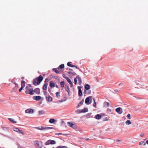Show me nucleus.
Masks as SVG:
<instances>
[{
  "label": "nucleus",
  "instance_id": "obj_11",
  "mask_svg": "<svg viewBox=\"0 0 148 148\" xmlns=\"http://www.w3.org/2000/svg\"><path fill=\"white\" fill-rule=\"evenodd\" d=\"M115 110L116 112L120 114H121L122 113V110L121 108L119 107L116 108Z\"/></svg>",
  "mask_w": 148,
  "mask_h": 148
},
{
  "label": "nucleus",
  "instance_id": "obj_31",
  "mask_svg": "<svg viewBox=\"0 0 148 148\" xmlns=\"http://www.w3.org/2000/svg\"><path fill=\"white\" fill-rule=\"evenodd\" d=\"M53 127H44V130H48L50 129H52Z\"/></svg>",
  "mask_w": 148,
  "mask_h": 148
},
{
  "label": "nucleus",
  "instance_id": "obj_51",
  "mask_svg": "<svg viewBox=\"0 0 148 148\" xmlns=\"http://www.w3.org/2000/svg\"><path fill=\"white\" fill-rule=\"evenodd\" d=\"M15 84V85H16V87H17V88H18V85L17 84Z\"/></svg>",
  "mask_w": 148,
  "mask_h": 148
},
{
  "label": "nucleus",
  "instance_id": "obj_17",
  "mask_svg": "<svg viewBox=\"0 0 148 148\" xmlns=\"http://www.w3.org/2000/svg\"><path fill=\"white\" fill-rule=\"evenodd\" d=\"M78 88L79 89L78 91V95H79L80 96H81L82 95V92L80 89L81 87L80 86H78Z\"/></svg>",
  "mask_w": 148,
  "mask_h": 148
},
{
  "label": "nucleus",
  "instance_id": "obj_36",
  "mask_svg": "<svg viewBox=\"0 0 148 148\" xmlns=\"http://www.w3.org/2000/svg\"><path fill=\"white\" fill-rule=\"evenodd\" d=\"M56 97H58L60 96V93L59 92H57L56 93Z\"/></svg>",
  "mask_w": 148,
  "mask_h": 148
},
{
  "label": "nucleus",
  "instance_id": "obj_43",
  "mask_svg": "<svg viewBox=\"0 0 148 148\" xmlns=\"http://www.w3.org/2000/svg\"><path fill=\"white\" fill-rule=\"evenodd\" d=\"M23 88L24 87H22L21 86V87L19 90V92H21L22 90L23 89Z\"/></svg>",
  "mask_w": 148,
  "mask_h": 148
},
{
  "label": "nucleus",
  "instance_id": "obj_39",
  "mask_svg": "<svg viewBox=\"0 0 148 148\" xmlns=\"http://www.w3.org/2000/svg\"><path fill=\"white\" fill-rule=\"evenodd\" d=\"M107 111L108 113H110L112 112V110L109 108H108L107 109Z\"/></svg>",
  "mask_w": 148,
  "mask_h": 148
},
{
  "label": "nucleus",
  "instance_id": "obj_18",
  "mask_svg": "<svg viewBox=\"0 0 148 148\" xmlns=\"http://www.w3.org/2000/svg\"><path fill=\"white\" fill-rule=\"evenodd\" d=\"M101 116L99 114H97L96 115L95 117V118L96 119H101Z\"/></svg>",
  "mask_w": 148,
  "mask_h": 148
},
{
  "label": "nucleus",
  "instance_id": "obj_9",
  "mask_svg": "<svg viewBox=\"0 0 148 148\" xmlns=\"http://www.w3.org/2000/svg\"><path fill=\"white\" fill-rule=\"evenodd\" d=\"M90 99H91V97H88L86 98L85 103L86 104L88 105L91 103V102H90Z\"/></svg>",
  "mask_w": 148,
  "mask_h": 148
},
{
  "label": "nucleus",
  "instance_id": "obj_38",
  "mask_svg": "<svg viewBox=\"0 0 148 148\" xmlns=\"http://www.w3.org/2000/svg\"><path fill=\"white\" fill-rule=\"evenodd\" d=\"M84 100L83 99L82 101H81L79 103V104H78V106H81L82 105L83 102H84Z\"/></svg>",
  "mask_w": 148,
  "mask_h": 148
},
{
  "label": "nucleus",
  "instance_id": "obj_41",
  "mask_svg": "<svg viewBox=\"0 0 148 148\" xmlns=\"http://www.w3.org/2000/svg\"><path fill=\"white\" fill-rule=\"evenodd\" d=\"M127 119H131V116H130V114H127Z\"/></svg>",
  "mask_w": 148,
  "mask_h": 148
},
{
  "label": "nucleus",
  "instance_id": "obj_14",
  "mask_svg": "<svg viewBox=\"0 0 148 148\" xmlns=\"http://www.w3.org/2000/svg\"><path fill=\"white\" fill-rule=\"evenodd\" d=\"M71 62H69L67 64V65L68 66H70L71 67H75L76 68L79 69V68L76 66L74 65L71 64Z\"/></svg>",
  "mask_w": 148,
  "mask_h": 148
},
{
  "label": "nucleus",
  "instance_id": "obj_46",
  "mask_svg": "<svg viewBox=\"0 0 148 148\" xmlns=\"http://www.w3.org/2000/svg\"><path fill=\"white\" fill-rule=\"evenodd\" d=\"M44 130V127H41V130Z\"/></svg>",
  "mask_w": 148,
  "mask_h": 148
},
{
  "label": "nucleus",
  "instance_id": "obj_6",
  "mask_svg": "<svg viewBox=\"0 0 148 148\" xmlns=\"http://www.w3.org/2000/svg\"><path fill=\"white\" fill-rule=\"evenodd\" d=\"M56 143V142L55 141L53 140H49L45 143V145H49L55 144Z\"/></svg>",
  "mask_w": 148,
  "mask_h": 148
},
{
  "label": "nucleus",
  "instance_id": "obj_20",
  "mask_svg": "<svg viewBox=\"0 0 148 148\" xmlns=\"http://www.w3.org/2000/svg\"><path fill=\"white\" fill-rule=\"evenodd\" d=\"M103 104L104 107H107L109 106L110 104L108 102L105 101L104 102Z\"/></svg>",
  "mask_w": 148,
  "mask_h": 148
},
{
  "label": "nucleus",
  "instance_id": "obj_28",
  "mask_svg": "<svg viewBox=\"0 0 148 148\" xmlns=\"http://www.w3.org/2000/svg\"><path fill=\"white\" fill-rule=\"evenodd\" d=\"M64 67V65L63 64H61L59 66V67L58 68V69H59V68L62 69Z\"/></svg>",
  "mask_w": 148,
  "mask_h": 148
},
{
  "label": "nucleus",
  "instance_id": "obj_45",
  "mask_svg": "<svg viewBox=\"0 0 148 148\" xmlns=\"http://www.w3.org/2000/svg\"><path fill=\"white\" fill-rule=\"evenodd\" d=\"M36 128L38 130H41V127H36Z\"/></svg>",
  "mask_w": 148,
  "mask_h": 148
},
{
  "label": "nucleus",
  "instance_id": "obj_1",
  "mask_svg": "<svg viewBox=\"0 0 148 148\" xmlns=\"http://www.w3.org/2000/svg\"><path fill=\"white\" fill-rule=\"evenodd\" d=\"M43 77L40 75L38 77H37L35 79H34L33 81V84L35 86L38 85L43 80Z\"/></svg>",
  "mask_w": 148,
  "mask_h": 148
},
{
  "label": "nucleus",
  "instance_id": "obj_37",
  "mask_svg": "<svg viewBox=\"0 0 148 148\" xmlns=\"http://www.w3.org/2000/svg\"><path fill=\"white\" fill-rule=\"evenodd\" d=\"M93 99L94 100V103L93 104V106H94L95 108H97L96 106V103L95 100Z\"/></svg>",
  "mask_w": 148,
  "mask_h": 148
},
{
  "label": "nucleus",
  "instance_id": "obj_55",
  "mask_svg": "<svg viewBox=\"0 0 148 148\" xmlns=\"http://www.w3.org/2000/svg\"><path fill=\"white\" fill-rule=\"evenodd\" d=\"M24 77H22V79H24Z\"/></svg>",
  "mask_w": 148,
  "mask_h": 148
},
{
  "label": "nucleus",
  "instance_id": "obj_26",
  "mask_svg": "<svg viewBox=\"0 0 148 148\" xmlns=\"http://www.w3.org/2000/svg\"><path fill=\"white\" fill-rule=\"evenodd\" d=\"M10 121L13 123H17L16 121H14L13 119L11 118L8 119Z\"/></svg>",
  "mask_w": 148,
  "mask_h": 148
},
{
  "label": "nucleus",
  "instance_id": "obj_10",
  "mask_svg": "<svg viewBox=\"0 0 148 148\" xmlns=\"http://www.w3.org/2000/svg\"><path fill=\"white\" fill-rule=\"evenodd\" d=\"M67 124L69 126L71 127L73 129L75 128H76V126L73 124V123L71 122H67Z\"/></svg>",
  "mask_w": 148,
  "mask_h": 148
},
{
  "label": "nucleus",
  "instance_id": "obj_52",
  "mask_svg": "<svg viewBox=\"0 0 148 148\" xmlns=\"http://www.w3.org/2000/svg\"><path fill=\"white\" fill-rule=\"evenodd\" d=\"M114 91L116 92H118V90H114Z\"/></svg>",
  "mask_w": 148,
  "mask_h": 148
},
{
  "label": "nucleus",
  "instance_id": "obj_15",
  "mask_svg": "<svg viewBox=\"0 0 148 148\" xmlns=\"http://www.w3.org/2000/svg\"><path fill=\"white\" fill-rule=\"evenodd\" d=\"M41 97L40 96H34L33 97V99L36 101H39L41 99Z\"/></svg>",
  "mask_w": 148,
  "mask_h": 148
},
{
  "label": "nucleus",
  "instance_id": "obj_35",
  "mask_svg": "<svg viewBox=\"0 0 148 148\" xmlns=\"http://www.w3.org/2000/svg\"><path fill=\"white\" fill-rule=\"evenodd\" d=\"M142 144H143V145H145L146 143L143 141H142L141 142H139V145H141Z\"/></svg>",
  "mask_w": 148,
  "mask_h": 148
},
{
  "label": "nucleus",
  "instance_id": "obj_42",
  "mask_svg": "<svg viewBox=\"0 0 148 148\" xmlns=\"http://www.w3.org/2000/svg\"><path fill=\"white\" fill-rule=\"evenodd\" d=\"M43 92L45 95H47V92L46 91V90H43Z\"/></svg>",
  "mask_w": 148,
  "mask_h": 148
},
{
  "label": "nucleus",
  "instance_id": "obj_21",
  "mask_svg": "<svg viewBox=\"0 0 148 148\" xmlns=\"http://www.w3.org/2000/svg\"><path fill=\"white\" fill-rule=\"evenodd\" d=\"M68 73L72 75H77L76 73H75L72 71L68 72Z\"/></svg>",
  "mask_w": 148,
  "mask_h": 148
},
{
  "label": "nucleus",
  "instance_id": "obj_8",
  "mask_svg": "<svg viewBox=\"0 0 148 148\" xmlns=\"http://www.w3.org/2000/svg\"><path fill=\"white\" fill-rule=\"evenodd\" d=\"M34 110L32 109H28L26 110L25 111L26 113H29L32 114L34 112Z\"/></svg>",
  "mask_w": 148,
  "mask_h": 148
},
{
  "label": "nucleus",
  "instance_id": "obj_34",
  "mask_svg": "<svg viewBox=\"0 0 148 148\" xmlns=\"http://www.w3.org/2000/svg\"><path fill=\"white\" fill-rule=\"evenodd\" d=\"M19 129L17 128L14 127L13 128V130L14 131L16 132H18Z\"/></svg>",
  "mask_w": 148,
  "mask_h": 148
},
{
  "label": "nucleus",
  "instance_id": "obj_53",
  "mask_svg": "<svg viewBox=\"0 0 148 148\" xmlns=\"http://www.w3.org/2000/svg\"><path fill=\"white\" fill-rule=\"evenodd\" d=\"M56 148H61V147L60 146H58Z\"/></svg>",
  "mask_w": 148,
  "mask_h": 148
},
{
  "label": "nucleus",
  "instance_id": "obj_13",
  "mask_svg": "<svg viewBox=\"0 0 148 148\" xmlns=\"http://www.w3.org/2000/svg\"><path fill=\"white\" fill-rule=\"evenodd\" d=\"M40 90L39 88H37L33 90V93L35 92L38 95L40 94Z\"/></svg>",
  "mask_w": 148,
  "mask_h": 148
},
{
  "label": "nucleus",
  "instance_id": "obj_44",
  "mask_svg": "<svg viewBox=\"0 0 148 148\" xmlns=\"http://www.w3.org/2000/svg\"><path fill=\"white\" fill-rule=\"evenodd\" d=\"M65 101V100H58V101L59 102L61 103V102H63L64 101Z\"/></svg>",
  "mask_w": 148,
  "mask_h": 148
},
{
  "label": "nucleus",
  "instance_id": "obj_5",
  "mask_svg": "<svg viewBox=\"0 0 148 148\" xmlns=\"http://www.w3.org/2000/svg\"><path fill=\"white\" fill-rule=\"evenodd\" d=\"M49 84L50 88H48V90L49 92L51 93V89L55 87V84L54 82L53 81H50L49 82Z\"/></svg>",
  "mask_w": 148,
  "mask_h": 148
},
{
  "label": "nucleus",
  "instance_id": "obj_47",
  "mask_svg": "<svg viewBox=\"0 0 148 148\" xmlns=\"http://www.w3.org/2000/svg\"><path fill=\"white\" fill-rule=\"evenodd\" d=\"M61 148H68L66 146H63L61 147Z\"/></svg>",
  "mask_w": 148,
  "mask_h": 148
},
{
  "label": "nucleus",
  "instance_id": "obj_29",
  "mask_svg": "<svg viewBox=\"0 0 148 148\" xmlns=\"http://www.w3.org/2000/svg\"><path fill=\"white\" fill-rule=\"evenodd\" d=\"M64 81H62L60 82V84L61 87L63 88L64 87Z\"/></svg>",
  "mask_w": 148,
  "mask_h": 148
},
{
  "label": "nucleus",
  "instance_id": "obj_27",
  "mask_svg": "<svg viewBox=\"0 0 148 148\" xmlns=\"http://www.w3.org/2000/svg\"><path fill=\"white\" fill-rule=\"evenodd\" d=\"M85 89L86 90H89L90 88V86L88 84H86L85 86Z\"/></svg>",
  "mask_w": 148,
  "mask_h": 148
},
{
  "label": "nucleus",
  "instance_id": "obj_23",
  "mask_svg": "<svg viewBox=\"0 0 148 148\" xmlns=\"http://www.w3.org/2000/svg\"><path fill=\"white\" fill-rule=\"evenodd\" d=\"M65 78L66 79L67 81L69 82V84H72V82L71 79L68 77H66Z\"/></svg>",
  "mask_w": 148,
  "mask_h": 148
},
{
  "label": "nucleus",
  "instance_id": "obj_19",
  "mask_svg": "<svg viewBox=\"0 0 148 148\" xmlns=\"http://www.w3.org/2000/svg\"><path fill=\"white\" fill-rule=\"evenodd\" d=\"M25 82L24 80H22L21 83V86L22 87H24L25 86Z\"/></svg>",
  "mask_w": 148,
  "mask_h": 148
},
{
  "label": "nucleus",
  "instance_id": "obj_40",
  "mask_svg": "<svg viewBox=\"0 0 148 148\" xmlns=\"http://www.w3.org/2000/svg\"><path fill=\"white\" fill-rule=\"evenodd\" d=\"M50 80V79H48V78H46L45 81V83H47V82H48Z\"/></svg>",
  "mask_w": 148,
  "mask_h": 148
},
{
  "label": "nucleus",
  "instance_id": "obj_4",
  "mask_svg": "<svg viewBox=\"0 0 148 148\" xmlns=\"http://www.w3.org/2000/svg\"><path fill=\"white\" fill-rule=\"evenodd\" d=\"M77 80L78 82V84L79 85H81L82 83V81L79 75H77L76 77L74 78L75 84H77Z\"/></svg>",
  "mask_w": 148,
  "mask_h": 148
},
{
  "label": "nucleus",
  "instance_id": "obj_50",
  "mask_svg": "<svg viewBox=\"0 0 148 148\" xmlns=\"http://www.w3.org/2000/svg\"><path fill=\"white\" fill-rule=\"evenodd\" d=\"M71 85V87H72L73 86V84L72 83V84H70Z\"/></svg>",
  "mask_w": 148,
  "mask_h": 148
},
{
  "label": "nucleus",
  "instance_id": "obj_16",
  "mask_svg": "<svg viewBox=\"0 0 148 148\" xmlns=\"http://www.w3.org/2000/svg\"><path fill=\"white\" fill-rule=\"evenodd\" d=\"M47 83H44L42 87L43 90H46L47 89V86L48 85Z\"/></svg>",
  "mask_w": 148,
  "mask_h": 148
},
{
  "label": "nucleus",
  "instance_id": "obj_25",
  "mask_svg": "<svg viewBox=\"0 0 148 148\" xmlns=\"http://www.w3.org/2000/svg\"><path fill=\"white\" fill-rule=\"evenodd\" d=\"M18 133L19 134H21L23 135H24L25 133L24 132H23L22 130H19L18 131Z\"/></svg>",
  "mask_w": 148,
  "mask_h": 148
},
{
  "label": "nucleus",
  "instance_id": "obj_49",
  "mask_svg": "<svg viewBox=\"0 0 148 148\" xmlns=\"http://www.w3.org/2000/svg\"><path fill=\"white\" fill-rule=\"evenodd\" d=\"M55 86H56V87L57 88H58V85L57 84H56V85L55 84Z\"/></svg>",
  "mask_w": 148,
  "mask_h": 148
},
{
  "label": "nucleus",
  "instance_id": "obj_48",
  "mask_svg": "<svg viewBox=\"0 0 148 148\" xmlns=\"http://www.w3.org/2000/svg\"><path fill=\"white\" fill-rule=\"evenodd\" d=\"M62 133H56L55 135H62Z\"/></svg>",
  "mask_w": 148,
  "mask_h": 148
},
{
  "label": "nucleus",
  "instance_id": "obj_56",
  "mask_svg": "<svg viewBox=\"0 0 148 148\" xmlns=\"http://www.w3.org/2000/svg\"><path fill=\"white\" fill-rule=\"evenodd\" d=\"M69 70H72V69H69Z\"/></svg>",
  "mask_w": 148,
  "mask_h": 148
},
{
  "label": "nucleus",
  "instance_id": "obj_24",
  "mask_svg": "<svg viewBox=\"0 0 148 148\" xmlns=\"http://www.w3.org/2000/svg\"><path fill=\"white\" fill-rule=\"evenodd\" d=\"M65 89L68 92L69 94L70 92V90L69 86H65Z\"/></svg>",
  "mask_w": 148,
  "mask_h": 148
},
{
  "label": "nucleus",
  "instance_id": "obj_22",
  "mask_svg": "<svg viewBox=\"0 0 148 148\" xmlns=\"http://www.w3.org/2000/svg\"><path fill=\"white\" fill-rule=\"evenodd\" d=\"M59 69H58V68L57 69L53 68V70L57 73H60V71H59Z\"/></svg>",
  "mask_w": 148,
  "mask_h": 148
},
{
  "label": "nucleus",
  "instance_id": "obj_32",
  "mask_svg": "<svg viewBox=\"0 0 148 148\" xmlns=\"http://www.w3.org/2000/svg\"><path fill=\"white\" fill-rule=\"evenodd\" d=\"M55 121V120L54 119H50L49 121V122L50 123H53Z\"/></svg>",
  "mask_w": 148,
  "mask_h": 148
},
{
  "label": "nucleus",
  "instance_id": "obj_3",
  "mask_svg": "<svg viewBox=\"0 0 148 148\" xmlns=\"http://www.w3.org/2000/svg\"><path fill=\"white\" fill-rule=\"evenodd\" d=\"M34 144L37 148H42V142L39 140H36L34 142Z\"/></svg>",
  "mask_w": 148,
  "mask_h": 148
},
{
  "label": "nucleus",
  "instance_id": "obj_7",
  "mask_svg": "<svg viewBox=\"0 0 148 148\" xmlns=\"http://www.w3.org/2000/svg\"><path fill=\"white\" fill-rule=\"evenodd\" d=\"M88 111V109L87 108H85L81 110H77L76 112L78 113H79L82 112H86Z\"/></svg>",
  "mask_w": 148,
  "mask_h": 148
},
{
  "label": "nucleus",
  "instance_id": "obj_30",
  "mask_svg": "<svg viewBox=\"0 0 148 148\" xmlns=\"http://www.w3.org/2000/svg\"><path fill=\"white\" fill-rule=\"evenodd\" d=\"M38 112H39V115L42 114H45L44 111L43 110L39 111H38Z\"/></svg>",
  "mask_w": 148,
  "mask_h": 148
},
{
  "label": "nucleus",
  "instance_id": "obj_2",
  "mask_svg": "<svg viewBox=\"0 0 148 148\" xmlns=\"http://www.w3.org/2000/svg\"><path fill=\"white\" fill-rule=\"evenodd\" d=\"M25 93L27 94H30L31 95H33L34 94L33 93V88H31V86L29 84L27 86H26L25 88Z\"/></svg>",
  "mask_w": 148,
  "mask_h": 148
},
{
  "label": "nucleus",
  "instance_id": "obj_54",
  "mask_svg": "<svg viewBox=\"0 0 148 148\" xmlns=\"http://www.w3.org/2000/svg\"><path fill=\"white\" fill-rule=\"evenodd\" d=\"M146 143H147V144H148V140L146 141Z\"/></svg>",
  "mask_w": 148,
  "mask_h": 148
},
{
  "label": "nucleus",
  "instance_id": "obj_33",
  "mask_svg": "<svg viewBox=\"0 0 148 148\" xmlns=\"http://www.w3.org/2000/svg\"><path fill=\"white\" fill-rule=\"evenodd\" d=\"M125 123L126 125H130L131 124V122L130 120H128L125 122Z\"/></svg>",
  "mask_w": 148,
  "mask_h": 148
},
{
  "label": "nucleus",
  "instance_id": "obj_12",
  "mask_svg": "<svg viewBox=\"0 0 148 148\" xmlns=\"http://www.w3.org/2000/svg\"><path fill=\"white\" fill-rule=\"evenodd\" d=\"M46 100L48 102H51L52 101V97L49 95H47L46 97Z\"/></svg>",
  "mask_w": 148,
  "mask_h": 148
}]
</instances>
